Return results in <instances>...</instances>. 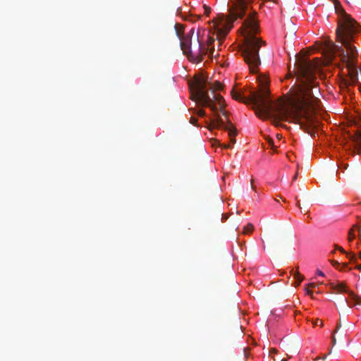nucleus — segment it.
Wrapping results in <instances>:
<instances>
[{
	"instance_id": "nucleus-1",
	"label": "nucleus",
	"mask_w": 361,
	"mask_h": 361,
	"mask_svg": "<svg viewBox=\"0 0 361 361\" xmlns=\"http://www.w3.org/2000/svg\"><path fill=\"white\" fill-rule=\"evenodd\" d=\"M315 60L317 62L313 63L305 56H297L295 63L297 83L289 91L288 103L281 99L275 102L270 99L266 85L260 92L251 91L247 97L241 91L232 90V97L245 104H252L255 114L260 118H272L274 123L293 120L313 136L319 126L314 111L321 106L320 100L315 96V93L319 92L315 75L319 63L317 59Z\"/></svg>"
},
{
	"instance_id": "nucleus-2",
	"label": "nucleus",
	"mask_w": 361,
	"mask_h": 361,
	"mask_svg": "<svg viewBox=\"0 0 361 361\" xmlns=\"http://www.w3.org/2000/svg\"><path fill=\"white\" fill-rule=\"evenodd\" d=\"M336 34L337 41L342 46L329 42L326 45L329 55V59L332 60L336 54L339 55L348 70V78L345 79L344 84L347 87L353 85L358 81L356 66L358 53L353 44L357 42V37L361 34V26L343 10V15L338 21Z\"/></svg>"
},
{
	"instance_id": "nucleus-3",
	"label": "nucleus",
	"mask_w": 361,
	"mask_h": 361,
	"mask_svg": "<svg viewBox=\"0 0 361 361\" xmlns=\"http://www.w3.org/2000/svg\"><path fill=\"white\" fill-rule=\"evenodd\" d=\"M241 30L244 37L242 56L250 72L256 73L261 63L259 50L261 45L265 42L256 36L259 32V25L255 20V14L249 15L243 22Z\"/></svg>"
},
{
	"instance_id": "nucleus-4",
	"label": "nucleus",
	"mask_w": 361,
	"mask_h": 361,
	"mask_svg": "<svg viewBox=\"0 0 361 361\" xmlns=\"http://www.w3.org/2000/svg\"><path fill=\"white\" fill-rule=\"evenodd\" d=\"M222 88L220 82L216 81L211 83L207 81V78L202 74L197 75L195 77V87L192 90V98L196 102L202 106L209 107L214 113L219 109L223 115L226 116L224 111V99L222 96L215 91Z\"/></svg>"
},
{
	"instance_id": "nucleus-5",
	"label": "nucleus",
	"mask_w": 361,
	"mask_h": 361,
	"mask_svg": "<svg viewBox=\"0 0 361 361\" xmlns=\"http://www.w3.org/2000/svg\"><path fill=\"white\" fill-rule=\"evenodd\" d=\"M233 6L230 9V14L228 16L219 13L214 20L217 32L216 37L219 41L226 36L233 27V21L238 18H241L245 13L247 9L246 0H233Z\"/></svg>"
},
{
	"instance_id": "nucleus-6",
	"label": "nucleus",
	"mask_w": 361,
	"mask_h": 361,
	"mask_svg": "<svg viewBox=\"0 0 361 361\" xmlns=\"http://www.w3.org/2000/svg\"><path fill=\"white\" fill-rule=\"evenodd\" d=\"M214 38L210 36H208L205 43L200 42L197 39V49L192 53L190 61L200 63L204 59L205 56L213 58L214 56Z\"/></svg>"
},
{
	"instance_id": "nucleus-7",
	"label": "nucleus",
	"mask_w": 361,
	"mask_h": 361,
	"mask_svg": "<svg viewBox=\"0 0 361 361\" xmlns=\"http://www.w3.org/2000/svg\"><path fill=\"white\" fill-rule=\"evenodd\" d=\"M228 124H226L223 119L219 116L214 118L211 120L210 123L208 124V128L209 130H212L214 128H221L228 132V135L230 137V142L232 144L235 143V137L237 135L236 129L233 126L231 123L229 121H227Z\"/></svg>"
},
{
	"instance_id": "nucleus-8",
	"label": "nucleus",
	"mask_w": 361,
	"mask_h": 361,
	"mask_svg": "<svg viewBox=\"0 0 361 361\" xmlns=\"http://www.w3.org/2000/svg\"><path fill=\"white\" fill-rule=\"evenodd\" d=\"M194 30L193 29L190 30L189 32L185 34L183 36H181L180 31L176 30V34L180 38V47L183 51V53L187 56V57L190 60L192 53L194 50L191 48L192 44V37L193 35Z\"/></svg>"
},
{
	"instance_id": "nucleus-9",
	"label": "nucleus",
	"mask_w": 361,
	"mask_h": 361,
	"mask_svg": "<svg viewBox=\"0 0 361 361\" xmlns=\"http://www.w3.org/2000/svg\"><path fill=\"white\" fill-rule=\"evenodd\" d=\"M331 288L337 293H347L351 299L355 301L353 305H358L361 304L360 297L355 294L353 291L349 290L343 283L331 284Z\"/></svg>"
},
{
	"instance_id": "nucleus-10",
	"label": "nucleus",
	"mask_w": 361,
	"mask_h": 361,
	"mask_svg": "<svg viewBox=\"0 0 361 361\" xmlns=\"http://www.w3.org/2000/svg\"><path fill=\"white\" fill-rule=\"evenodd\" d=\"M355 228L358 231L359 235H360V238H361V231H360V227H358L357 226H355L348 232V240H349V241H352L355 238V233H354V230Z\"/></svg>"
},
{
	"instance_id": "nucleus-11",
	"label": "nucleus",
	"mask_w": 361,
	"mask_h": 361,
	"mask_svg": "<svg viewBox=\"0 0 361 361\" xmlns=\"http://www.w3.org/2000/svg\"><path fill=\"white\" fill-rule=\"evenodd\" d=\"M294 278L296 279L295 286H299L303 279V276L298 271L294 274Z\"/></svg>"
},
{
	"instance_id": "nucleus-12",
	"label": "nucleus",
	"mask_w": 361,
	"mask_h": 361,
	"mask_svg": "<svg viewBox=\"0 0 361 361\" xmlns=\"http://www.w3.org/2000/svg\"><path fill=\"white\" fill-rule=\"evenodd\" d=\"M254 226L252 224H248L246 227L244 228L243 233H249L252 231Z\"/></svg>"
},
{
	"instance_id": "nucleus-13",
	"label": "nucleus",
	"mask_w": 361,
	"mask_h": 361,
	"mask_svg": "<svg viewBox=\"0 0 361 361\" xmlns=\"http://www.w3.org/2000/svg\"><path fill=\"white\" fill-rule=\"evenodd\" d=\"M203 8H204V13H205V14L209 15V13L211 12V8H210V7H209L208 6H207V5H205V4H204V5L203 6Z\"/></svg>"
},
{
	"instance_id": "nucleus-14",
	"label": "nucleus",
	"mask_w": 361,
	"mask_h": 361,
	"mask_svg": "<svg viewBox=\"0 0 361 361\" xmlns=\"http://www.w3.org/2000/svg\"><path fill=\"white\" fill-rule=\"evenodd\" d=\"M313 324L315 325H319L320 326H323V322L319 319H315V321L313 322Z\"/></svg>"
},
{
	"instance_id": "nucleus-15",
	"label": "nucleus",
	"mask_w": 361,
	"mask_h": 361,
	"mask_svg": "<svg viewBox=\"0 0 361 361\" xmlns=\"http://www.w3.org/2000/svg\"><path fill=\"white\" fill-rule=\"evenodd\" d=\"M199 116L204 117L206 116V113L204 110H199L197 112Z\"/></svg>"
},
{
	"instance_id": "nucleus-16",
	"label": "nucleus",
	"mask_w": 361,
	"mask_h": 361,
	"mask_svg": "<svg viewBox=\"0 0 361 361\" xmlns=\"http://www.w3.org/2000/svg\"><path fill=\"white\" fill-rule=\"evenodd\" d=\"M190 121L192 124L197 125V119L195 117H191Z\"/></svg>"
},
{
	"instance_id": "nucleus-17",
	"label": "nucleus",
	"mask_w": 361,
	"mask_h": 361,
	"mask_svg": "<svg viewBox=\"0 0 361 361\" xmlns=\"http://www.w3.org/2000/svg\"><path fill=\"white\" fill-rule=\"evenodd\" d=\"M268 142H269V146L271 148L274 149L275 147L274 144V140L272 139L269 138V140H268Z\"/></svg>"
},
{
	"instance_id": "nucleus-18",
	"label": "nucleus",
	"mask_w": 361,
	"mask_h": 361,
	"mask_svg": "<svg viewBox=\"0 0 361 361\" xmlns=\"http://www.w3.org/2000/svg\"><path fill=\"white\" fill-rule=\"evenodd\" d=\"M332 344L333 345H334L336 343V337H335V332H333V335H332Z\"/></svg>"
},
{
	"instance_id": "nucleus-19",
	"label": "nucleus",
	"mask_w": 361,
	"mask_h": 361,
	"mask_svg": "<svg viewBox=\"0 0 361 361\" xmlns=\"http://www.w3.org/2000/svg\"><path fill=\"white\" fill-rule=\"evenodd\" d=\"M305 291L307 295L312 296V291L310 290V288H306Z\"/></svg>"
},
{
	"instance_id": "nucleus-20",
	"label": "nucleus",
	"mask_w": 361,
	"mask_h": 361,
	"mask_svg": "<svg viewBox=\"0 0 361 361\" xmlns=\"http://www.w3.org/2000/svg\"><path fill=\"white\" fill-rule=\"evenodd\" d=\"M316 286H317V284H316L315 283H309V284H308V286H307V287H308V288H314V287H316Z\"/></svg>"
},
{
	"instance_id": "nucleus-21",
	"label": "nucleus",
	"mask_w": 361,
	"mask_h": 361,
	"mask_svg": "<svg viewBox=\"0 0 361 361\" xmlns=\"http://www.w3.org/2000/svg\"><path fill=\"white\" fill-rule=\"evenodd\" d=\"M341 323H338V324L336 325V329H335V331H334V332H335V333H336V332H337V331H338V329L341 328Z\"/></svg>"
},
{
	"instance_id": "nucleus-22",
	"label": "nucleus",
	"mask_w": 361,
	"mask_h": 361,
	"mask_svg": "<svg viewBox=\"0 0 361 361\" xmlns=\"http://www.w3.org/2000/svg\"><path fill=\"white\" fill-rule=\"evenodd\" d=\"M317 274L318 275H319V276H324V274L322 271H320V270H318V271H317Z\"/></svg>"
},
{
	"instance_id": "nucleus-23",
	"label": "nucleus",
	"mask_w": 361,
	"mask_h": 361,
	"mask_svg": "<svg viewBox=\"0 0 361 361\" xmlns=\"http://www.w3.org/2000/svg\"><path fill=\"white\" fill-rule=\"evenodd\" d=\"M332 264H333V266L336 267V266L339 265V263L338 262H336V261H334L333 260L332 261Z\"/></svg>"
},
{
	"instance_id": "nucleus-24",
	"label": "nucleus",
	"mask_w": 361,
	"mask_h": 361,
	"mask_svg": "<svg viewBox=\"0 0 361 361\" xmlns=\"http://www.w3.org/2000/svg\"><path fill=\"white\" fill-rule=\"evenodd\" d=\"M251 187L252 188V190H255V186L253 185V179L251 180Z\"/></svg>"
},
{
	"instance_id": "nucleus-25",
	"label": "nucleus",
	"mask_w": 361,
	"mask_h": 361,
	"mask_svg": "<svg viewBox=\"0 0 361 361\" xmlns=\"http://www.w3.org/2000/svg\"><path fill=\"white\" fill-rule=\"evenodd\" d=\"M337 249L339 250L342 252H345L344 250L341 247H337Z\"/></svg>"
},
{
	"instance_id": "nucleus-26",
	"label": "nucleus",
	"mask_w": 361,
	"mask_h": 361,
	"mask_svg": "<svg viewBox=\"0 0 361 361\" xmlns=\"http://www.w3.org/2000/svg\"><path fill=\"white\" fill-rule=\"evenodd\" d=\"M297 206H298V207L301 208V207H300V202H299V201H297Z\"/></svg>"
},
{
	"instance_id": "nucleus-27",
	"label": "nucleus",
	"mask_w": 361,
	"mask_h": 361,
	"mask_svg": "<svg viewBox=\"0 0 361 361\" xmlns=\"http://www.w3.org/2000/svg\"><path fill=\"white\" fill-rule=\"evenodd\" d=\"M297 177H298V174H295V175L293 176V180H296Z\"/></svg>"
},
{
	"instance_id": "nucleus-28",
	"label": "nucleus",
	"mask_w": 361,
	"mask_h": 361,
	"mask_svg": "<svg viewBox=\"0 0 361 361\" xmlns=\"http://www.w3.org/2000/svg\"><path fill=\"white\" fill-rule=\"evenodd\" d=\"M357 269L361 271V265H358V266L357 267Z\"/></svg>"
},
{
	"instance_id": "nucleus-29",
	"label": "nucleus",
	"mask_w": 361,
	"mask_h": 361,
	"mask_svg": "<svg viewBox=\"0 0 361 361\" xmlns=\"http://www.w3.org/2000/svg\"><path fill=\"white\" fill-rule=\"evenodd\" d=\"M224 147L225 148H228V147H230V145H224Z\"/></svg>"
},
{
	"instance_id": "nucleus-30",
	"label": "nucleus",
	"mask_w": 361,
	"mask_h": 361,
	"mask_svg": "<svg viewBox=\"0 0 361 361\" xmlns=\"http://www.w3.org/2000/svg\"><path fill=\"white\" fill-rule=\"evenodd\" d=\"M276 351V349H272V353H275Z\"/></svg>"
},
{
	"instance_id": "nucleus-31",
	"label": "nucleus",
	"mask_w": 361,
	"mask_h": 361,
	"mask_svg": "<svg viewBox=\"0 0 361 361\" xmlns=\"http://www.w3.org/2000/svg\"><path fill=\"white\" fill-rule=\"evenodd\" d=\"M360 257H361V252H360Z\"/></svg>"
}]
</instances>
